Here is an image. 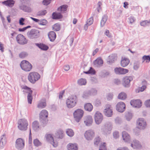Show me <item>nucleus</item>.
Returning <instances> with one entry per match:
<instances>
[{
	"label": "nucleus",
	"instance_id": "nucleus-46",
	"mask_svg": "<svg viewBox=\"0 0 150 150\" xmlns=\"http://www.w3.org/2000/svg\"><path fill=\"white\" fill-rule=\"evenodd\" d=\"M125 116L127 120L129 121L132 118V114L131 113L128 112L126 113Z\"/></svg>",
	"mask_w": 150,
	"mask_h": 150
},
{
	"label": "nucleus",
	"instance_id": "nucleus-9",
	"mask_svg": "<svg viewBox=\"0 0 150 150\" xmlns=\"http://www.w3.org/2000/svg\"><path fill=\"white\" fill-rule=\"evenodd\" d=\"M146 126V121L142 118H139L137 122V127L140 129H144Z\"/></svg>",
	"mask_w": 150,
	"mask_h": 150
},
{
	"label": "nucleus",
	"instance_id": "nucleus-28",
	"mask_svg": "<svg viewBox=\"0 0 150 150\" xmlns=\"http://www.w3.org/2000/svg\"><path fill=\"white\" fill-rule=\"evenodd\" d=\"M129 62V59L127 58H122L121 61V64L122 67H125L127 66Z\"/></svg>",
	"mask_w": 150,
	"mask_h": 150
},
{
	"label": "nucleus",
	"instance_id": "nucleus-15",
	"mask_svg": "<svg viewBox=\"0 0 150 150\" xmlns=\"http://www.w3.org/2000/svg\"><path fill=\"white\" fill-rule=\"evenodd\" d=\"M24 146V142L23 140L21 138L17 139L16 142V147L18 149L21 150Z\"/></svg>",
	"mask_w": 150,
	"mask_h": 150
},
{
	"label": "nucleus",
	"instance_id": "nucleus-31",
	"mask_svg": "<svg viewBox=\"0 0 150 150\" xmlns=\"http://www.w3.org/2000/svg\"><path fill=\"white\" fill-rule=\"evenodd\" d=\"M35 45L39 48L43 50H47L49 48V47L43 44L35 43Z\"/></svg>",
	"mask_w": 150,
	"mask_h": 150
},
{
	"label": "nucleus",
	"instance_id": "nucleus-53",
	"mask_svg": "<svg viewBox=\"0 0 150 150\" xmlns=\"http://www.w3.org/2000/svg\"><path fill=\"white\" fill-rule=\"evenodd\" d=\"M115 122L116 124H120L122 122V120L119 117H116L115 120Z\"/></svg>",
	"mask_w": 150,
	"mask_h": 150
},
{
	"label": "nucleus",
	"instance_id": "nucleus-47",
	"mask_svg": "<svg viewBox=\"0 0 150 150\" xmlns=\"http://www.w3.org/2000/svg\"><path fill=\"white\" fill-rule=\"evenodd\" d=\"M150 21H149L147 20L144 21L140 23V25L142 26H149V24H150Z\"/></svg>",
	"mask_w": 150,
	"mask_h": 150
},
{
	"label": "nucleus",
	"instance_id": "nucleus-52",
	"mask_svg": "<svg viewBox=\"0 0 150 150\" xmlns=\"http://www.w3.org/2000/svg\"><path fill=\"white\" fill-rule=\"evenodd\" d=\"M142 59L144 60H146V62L149 63L150 62V56L149 55H144L142 57Z\"/></svg>",
	"mask_w": 150,
	"mask_h": 150
},
{
	"label": "nucleus",
	"instance_id": "nucleus-27",
	"mask_svg": "<svg viewBox=\"0 0 150 150\" xmlns=\"http://www.w3.org/2000/svg\"><path fill=\"white\" fill-rule=\"evenodd\" d=\"M15 1L13 0H7L2 2V3L10 7H12L15 3Z\"/></svg>",
	"mask_w": 150,
	"mask_h": 150
},
{
	"label": "nucleus",
	"instance_id": "nucleus-12",
	"mask_svg": "<svg viewBox=\"0 0 150 150\" xmlns=\"http://www.w3.org/2000/svg\"><path fill=\"white\" fill-rule=\"evenodd\" d=\"M104 113L105 116L108 117H110L112 116L113 115V111L111 105H106V108L104 110Z\"/></svg>",
	"mask_w": 150,
	"mask_h": 150
},
{
	"label": "nucleus",
	"instance_id": "nucleus-40",
	"mask_svg": "<svg viewBox=\"0 0 150 150\" xmlns=\"http://www.w3.org/2000/svg\"><path fill=\"white\" fill-rule=\"evenodd\" d=\"M32 91H31L30 92H28V95L27 96L28 102L30 104H31L32 101L33 97L32 95Z\"/></svg>",
	"mask_w": 150,
	"mask_h": 150
},
{
	"label": "nucleus",
	"instance_id": "nucleus-19",
	"mask_svg": "<svg viewBox=\"0 0 150 150\" xmlns=\"http://www.w3.org/2000/svg\"><path fill=\"white\" fill-rule=\"evenodd\" d=\"M19 7L20 10L28 13H31L33 10L30 7L25 5V4H20L19 5Z\"/></svg>",
	"mask_w": 150,
	"mask_h": 150
},
{
	"label": "nucleus",
	"instance_id": "nucleus-61",
	"mask_svg": "<svg viewBox=\"0 0 150 150\" xmlns=\"http://www.w3.org/2000/svg\"><path fill=\"white\" fill-rule=\"evenodd\" d=\"M51 2V0H44L43 3L44 5L47 6Z\"/></svg>",
	"mask_w": 150,
	"mask_h": 150
},
{
	"label": "nucleus",
	"instance_id": "nucleus-1",
	"mask_svg": "<svg viewBox=\"0 0 150 150\" xmlns=\"http://www.w3.org/2000/svg\"><path fill=\"white\" fill-rule=\"evenodd\" d=\"M77 101V97L76 96L72 95L69 97L66 100L67 107L69 108H73L76 105Z\"/></svg>",
	"mask_w": 150,
	"mask_h": 150
},
{
	"label": "nucleus",
	"instance_id": "nucleus-35",
	"mask_svg": "<svg viewBox=\"0 0 150 150\" xmlns=\"http://www.w3.org/2000/svg\"><path fill=\"white\" fill-rule=\"evenodd\" d=\"M46 106V103L45 100L40 101L37 105V107L40 108H43Z\"/></svg>",
	"mask_w": 150,
	"mask_h": 150
},
{
	"label": "nucleus",
	"instance_id": "nucleus-59",
	"mask_svg": "<svg viewBox=\"0 0 150 150\" xmlns=\"http://www.w3.org/2000/svg\"><path fill=\"white\" fill-rule=\"evenodd\" d=\"M25 21V19L23 18H21L19 20V23L21 25H23L25 24V23H24V21Z\"/></svg>",
	"mask_w": 150,
	"mask_h": 150
},
{
	"label": "nucleus",
	"instance_id": "nucleus-33",
	"mask_svg": "<svg viewBox=\"0 0 150 150\" xmlns=\"http://www.w3.org/2000/svg\"><path fill=\"white\" fill-rule=\"evenodd\" d=\"M52 18L54 19H57L61 18L62 16L60 13L54 12L52 14Z\"/></svg>",
	"mask_w": 150,
	"mask_h": 150
},
{
	"label": "nucleus",
	"instance_id": "nucleus-51",
	"mask_svg": "<svg viewBox=\"0 0 150 150\" xmlns=\"http://www.w3.org/2000/svg\"><path fill=\"white\" fill-rule=\"evenodd\" d=\"M47 23V20L45 19H42L40 20L39 22V24L41 25H46Z\"/></svg>",
	"mask_w": 150,
	"mask_h": 150
},
{
	"label": "nucleus",
	"instance_id": "nucleus-55",
	"mask_svg": "<svg viewBox=\"0 0 150 150\" xmlns=\"http://www.w3.org/2000/svg\"><path fill=\"white\" fill-rule=\"evenodd\" d=\"M99 150H107L105 143H103L102 144L100 145Z\"/></svg>",
	"mask_w": 150,
	"mask_h": 150
},
{
	"label": "nucleus",
	"instance_id": "nucleus-25",
	"mask_svg": "<svg viewBox=\"0 0 150 150\" xmlns=\"http://www.w3.org/2000/svg\"><path fill=\"white\" fill-rule=\"evenodd\" d=\"M1 138L0 147L2 149L3 148V146L5 145L6 143V134H4L1 136Z\"/></svg>",
	"mask_w": 150,
	"mask_h": 150
},
{
	"label": "nucleus",
	"instance_id": "nucleus-11",
	"mask_svg": "<svg viewBox=\"0 0 150 150\" xmlns=\"http://www.w3.org/2000/svg\"><path fill=\"white\" fill-rule=\"evenodd\" d=\"M95 122L97 124L99 125L102 122L103 119V116L99 112H97L94 115Z\"/></svg>",
	"mask_w": 150,
	"mask_h": 150
},
{
	"label": "nucleus",
	"instance_id": "nucleus-21",
	"mask_svg": "<svg viewBox=\"0 0 150 150\" xmlns=\"http://www.w3.org/2000/svg\"><path fill=\"white\" fill-rule=\"evenodd\" d=\"M130 146L134 149H140L142 147L141 143L136 140H134L133 144H131Z\"/></svg>",
	"mask_w": 150,
	"mask_h": 150
},
{
	"label": "nucleus",
	"instance_id": "nucleus-14",
	"mask_svg": "<svg viewBox=\"0 0 150 150\" xmlns=\"http://www.w3.org/2000/svg\"><path fill=\"white\" fill-rule=\"evenodd\" d=\"M133 79L131 76H126L124 77L122 80V84L125 87H128L130 86V81Z\"/></svg>",
	"mask_w": 150,
	"mask_h": 150
},
{
	"label": "nucleus",
	"instance_id": "nucleus-60",
	"mask_svg": "<svg viewBox=\"0 0 150 150\" xmlns=\"http://www.w3.org/2000/svg\"><path fill=\"white\" fill-rule=\"evenodd\" d=\"M113 136L114 138L117 139L119 137V132L117 131H115L113 133Z\"/></svg>",
	"mask_w": 150,
	"mask_h": 150
},
{
	"label": "nucleus",
	"instance_id": "nucleus-26",
	"mask_svg": "<svg viewBox=\"0 0 150 150\" xmlns=\"http://www.w3.org/2000/svg\"><path fill=\"white\" fill-rule=\"evenodd\" d=\"M48 37L50 41L51 42H53L55 39L56 37V35L54 31H50L48 34Z\"/></svg>",
	"mask_w": 150,
	"mask_h": 150
},
{
	"label": "nucleus",
	"instance_id": "nucleus-49",
	"mask_svg": "<svg viewBox=\"0 0 150 150\" xmlns=\"http://www.w3.org/2000/svg\"><path fill=\"white\" fill-rule=\"evenodd\" d=\"M47 13V12L46 10H41L39 12H38L37 13V15L38 16H44L46 14V13Z\"/></svg>",
	"mask_w": 150,
	"mask_h": 150
},
{
	"label": "nucleus",
	"instance_id": "nucleus-5",
	"mask_svg": "<svg viewBox=\"0 0 150 150\" xmlns=\"http://www.w3.org/2000/svg\"><path fill=\"white\" fill-rule=\"evenodd\" d=\"M84 114L83 111L81 109H78L74 112L73 115L75 120L78 122L81 119Z\"/></svg>",
	"mask_w": 150,
	"mask_h": 150
},
{
	"label": "nucleus",
	"instance_id": "nucleus-34",
	"mask_svg": "<svg viewBox=\"0 0 150 150\" xmlns=\"http://www.w3.org/2000/svg\"><path fill=\"white\" fill-rule=\"evenodd\" d=\"M64 137V132L61 130H58L56 133V137L59 139H62Z\"/></svg>",
	"mask_w": 150,
	"mask_h": 150
},
{
	"label": "nucleus",
	"instance_id": "nucleus-29",
	"mask_svg": "<svg viewBox=\"0 0 150 150\" xmlns=\"http://www.w3.org/2000/svg\"><path fill=\"white\" fill-rule=\"evenodd\" d=\"M68 150H78V146L76 144L69 143L67 145Z\"/></svg>",
	"mask_w": 150,
	"mask_h": 150
},
{
	"label": "nucleus",
	"instance_id": "nucleus-4",
	"mask_svg": "<svg viewBox=\"0 0 150 150\" xmlns=\"http://www.w3.org/2000/svg\"><path fill=\"white\" fill-rule=\"evenodd\" d=\"M113 128L112 123L110 122L107 121L104 124L101 130L105 134H109Z\"/></svg>",
	"mask_w": 150,
	"mask_h": 150
},
{
	"label": "nucleus",
	"instance_id": "nucleus-42",
	"mask_svg": "<svg viewBox=\"0 0 150 150\" xmlns=\"http://www.w3.org/2000/svg\"><path fill=\"white\" fill-rule=\"evenodd\" d=\"M90 95L89 90H87L85 91L83 94L82 97L83 98H87Z\"/></svg>",
	"mask_w": 150,
	"mask_h": 150
},
{
	"label": "nucleus",
	"instance_id": "nucleus-16",
	"mask_svg": "<svg viewBox=\"0 0 150 150\" xmlns=\"http://www.w3.org/2000/svg\"><path fill=\"white\" fill-rule=\"evenodd\" d=\"M94 136V132L93 130H91L87 131L84 134V136L88 140H92Z\"/></svg>",
	"mask_w": 150,
	"mask_h": 150
},
{
	"label": "nucleus",
	"instance_id": "nucleus-13",
	"mask_svg": "<svg viewBox=\"0 0 150 150\" xmlns=\"http://www.w3.org/2000/svg\"><path fill=\"white\" fill-rule=\"evenodd\" d=\"M125 105L122 102L120 101L118 102L116 105V110L119 112H123L125 111Z\"/></svg>",
	"mask_w": 150,
	"mask_h": 150
},
{
	"label": "nucleus",
	"instance_id": "nucleus-30",
	"mask_svg": "<svg viewBox=\"0 0 150 150\" xmlns=\"http://www.w3.org/2000/svg\"><path fill=\"white\" fill-rule=\"evenodd\" d=\"M93 64L96 67H99L103 64V62L101 59L98 58L94 61Z\"/></svg>",
	"mask_w": 150,
	"mask_h": 150
},
{
	"label": "nucleus",
	"instance_id": "nucleus-36",
	"mask_svg": "<svg viewBox=\"0 0 150 150\" xmlns=\"http://www.w3.org/2000/svg\"><path fill=\"white\" fill-rule=\"evenodd\" d=\"M32 127L34 130H38L39 127V125L38 122L36 121H34L33 123Z\"/></svg>",
	"mask_w": 150,
	"mask_h": 150
},
{
	"label": "nucleus",
	"instance_id": "nucleus-3",
	"mask_svg": "<svg viewBox=\"0 0 150 150\" xmlns=\"http://www.w3.org/2000/svg\"><path fill=\"white\" fill-rule=\"evenodd\" d=\"M40 76L37 72H30L28 76L29 81L32 83H34L40 78Z\"/></svg>",
	"mask_w": 150,
	"mask_h": 150
},
{
	"label": "nucleus",
	"instance_id": "nucleus-43",
	"mask_svg": "<svg viewBox=\"0 0 150 150\" xmlns=\"http://www.w3.org/2000/svg\"><path fill=\"white\" fill-rule=\"evenodd\" d=\"M68 6L67 5H63L60 6V8H57V10L59 11L60 10L61 12L62 13H64L67 10V8Z\"/></svg>",
	"mask_w": 150,
	"mask_h": 150
},
{
	"label": "nucleus",
	"instance_id": "nucleus-37",
	"mask_svg": "<svg viewBox=\"0 0 150 150\" xmlns=\"http://www.w3.org/2000/svg\"><path fill=\"white\" fill-rule=\"evenodd\" d=\"M127 97L126 94L124 92H121L118 95V98L122 100H125Z\"/></svg>",
	"mask_w": 150,
	"mask_h": 150
},
{
	"label": "nucleus",
	"instance_id": "nucleus-17",
	"mask_svg": "<svg viewBox=\"0 0 150 150\" xmlns=\"http://www.w3.org/2000/svg\"><path fill=\"white\" fill-rule=\"evenodd\" d=\"M115 74H124L128 72V70L121 67H116L114 69Z\"/></svg>",
	"mask_w": 150,
	"mask_h": 150
},
{
	"label": "nucleus",
	"instance_id": "nucleus-58",
	"mask_svg": "<svg viewBox=\"0 0 150 150\" xmlns=\"http://www.w3.org/2000/svg\"><path fill=\"white\" fill-rule=\"evenodd\" d=\"M139 62H136L134 64L133 68L134 69L137 70L139 67Z\"/></svg>",
	"mask_w": 150,
	"mask_h": 150
},
{
	"label": "nucleus",
	"instance_id": "nucleus-23",
	"mask_svg": "<svg viewBox=\"0 0 150 150\" xmlns=\"http://www.w3.org/2000/svg\"><path fill=\"white\" fill-rule=\"evenodd\" d=\"M108 57L107 62L110 64H112L116 61L117 59V54H111Z\"/></svg>",
	"mask_w": 150,
	"mask_h": 150
},
{
	"label": "nucleus",
	"instance_id": "nucleus-57",
	"mask_svg": "<svg viewBox=\"0 0 150 150\" xmlns=\"http://www.w3.org/2000/svg\"><path fill=\"white\" fill-rule=\"evenodd\" d=\"M93 17H92L88 20L87 24L88 26H89L91 25L93 23Z\"/></svg>",
	"mask_w": 150,
	"mask_h": 150
},
{
	"label": "nucleus",
	"instance_id": "nucleus-41",
	"mask_svg": "<svg viewBox=\"0 0 150 150\" xmlns=\"http://www.w3.org/2000/svg\"><path fill=\"white\" fill-rule=\"evenodd\" d=\"M91 96H94L97 94L98 91L95 88H92L89 90Z\"/></svg>",
	"mask_w": 150,
	"mask_h": 150
},
{
	"label": "nucleus",
	"instance_id": "nucleus-22",
	"mask_svg": "<svg viewBox=\"0 0 150 150\" xmlns=\"http://www.w3.org/2000/svg\"><path fill=\"white\" fill-rule=\"evenodd\" d=\"M93 121V119L91 116H86L84 117V122L86 126H90L91 125Z\"/></svg>",
	"mask_w": 150,
	"mask_h": 150
},
{
	"label": "nucleus",
	"instance_id": "nucleus-7",
	"mask_svg": "<svg viewBox=\"0 0 150 150\" xmlns=\"http://www.w3.org/2000/svg\"><path fill=\"white\" fill-rule=\"evenodd\" d=\"M27 35L28 38L30 39L36 38L40 36V31L38 30L32 29L28 32Z\"/></svg>",
	"mask_w": 150,
	"mask_h": 150
},
{
	"label": "nucleus",
	"instance_id": "nucleus-24",
	"mask_svg": "<svg viewBox=\"0 0 150 150\" xmlns=\"http://www.w3.org/2000/svg\"><path fill=\"white\" fill-rule=\"evenodd\" d=\"M122 137L125 142L129 143L131 142L130 136L126 132L124 131L122 132Z\"/></svg>",
	"mask_w": 150,
	"mask_h": 150
},
{
	"label": "nucleus",
	"instance_id": "nucleus-64",
	"mask_svg": "<svg viewBox=\"0 0 150 150\" xmlns=\"http://www.w3.org/2000/svg\"><path fill=\"white\" fill-rule=\"evenodd\" d=\"M109 74V72L106 71H104L103 72V77L106 76Z\"/></svg>",
	"mask_w": 150,
	"mask_h": 150
},
{
	"label": "nucleus",
	"instance_id": "nucleus-44",
	"mask_svg": "<svg viewBox=\"0 0 150 150\" xmlns=\"http://www.w3.org/2000/svg\"><path fill=\"white\" fill-rule=\"evenodd\" d=\"M66 133L69 137H72L74 134V132L71 129H68L66 131Z\"/></svg>",
	"mask_w": 150,
	"mask_h": 150
},
{
	"label": "nucleus",
	"instance_id": "nucleus-32",
	"mask_svg": "<svg viewBox=\"0 0 150 150\" xmlns=\"http://www.w3.org/2000/svg\"><path fill=\"white\" fill-rule=\"evenodd\" d=\"M84 108L86 110L91 112L93 109V106L91 103H87L84 105Z\"/></svg>",
	"mask_w": 150,
	"mask_h": 150
},
{
	"label": "nucleus",
	"instance_id": "nucleus-48",
	"mask_svg": "<svg viewBox=\"0 0 150 150\" xmlns=\"http://www.w3.org/2000/svg\"><path fill=\"white\" fill-rule=\"evenodd\" d=\"M52 28L54 31H58L60 30V25L57 23L55 24L53 26Z\"/></svg>",
	"mask_w": 150,
	"mask_h": 150
},
{
	"label": "nucleus",
	"instance_id": "nucleus-8",
	"mask_svg": "<svg viewBox=\"0 0 150 150\" xmlns=\"http://www.w3.org/2000/svg\"><path fill=\"white\" fill-rule=\"evenodd\" d=\"M18 128L20 130L25 131L27 129L28 124L25 119H21L18 121Z\"/></svg>",
	"mask_w": 150,
	"mask_h": 150
},
{
	"label": "nucleus",
	"instance_id": "nucleus-10",
	"mask_svg": "<svg viewBox=\"0 0 150 150\" xmlns=\"http://www.w3.org/2000/svg\"><path fill=\"white\" fill-rule=\"evenodd\" d=\"M16 40L18 43L21 45H25L28 42V40L21 34L18 35L16 37Z\"/></svg>",
	"mask_w": 150,
	"mask_h": 150
},
{
	"label": "nucleus",
	"instance_id": "nucleus-18",
	"mask_svg": "<svg viewBox=\"0 0 150 150\" xmlns=\"http://www.w3.org/2000/svg\"><path fill=\"white\" fill-rule=\"evenodd\" d=\"M130 103L134 107L139 108L142 106V103L140 100L137 99L131 100Z\"/></svg>",
	"mask_w": 150,
	"mask_h": 150
},
{
	"label": "nucleus",
	"instance_id": "nucleus-45",
	"mask_svg": "<svg viewBox=\"0 0 150 150\" xmlns=\"http://www.w3.org/2000/svg\"><path fill=\"white\" fill-rule=\"evenodd\" d=\"M28 55V53L25 52H22L20 53L19 55V57L21 58H24L27 57Z\"/></svg>",
	"mask_w": 150,
	"mask_h": 150
},
{
	"label": "nucleus",
	"instance_id": "nucleus-62",
	"mask_svg": "<svg viewBox=\"0 0 150 150\" xmlns=\"http://www.w3.org/2000/svg\"><path fill=\"white\" fill-rule=\"evenodd\" d=\"M32 142V136H31V130L30 129V132L29 135V140H28V143L29 144H31Z\"/></svg>",
	"mask_w": 150,
	"mask_h": 150
},
{
	"label": "nucleus",
	"instance_id": "nucleus-63",
	"mask_svg": "<svg viewBox=\"0 0 150 150\" xmlns=\"http://www.w3.org/2000/svg\"><path fill=\"white\" fill-rule=\"evenodd\" d=\"M145 104L147 107H150V100H146L145 102Z\"/></svg>",
	"mask_w": 150,
	"mask_h": 150
},
{
	"label": "nucleus",
	"instance_id": "nucleus-56",
	"mask_svg": "<svg viewBox=\"0 0 150 150\" xmlns=\"http://www.w3.org/2000/svg\"><path fill=\"white\" fill-rule=\"evenodd\" d=\"M113 94L111 93H108L107 95V99L109 100H112L113 98Z\"/></svg>",
	"mask_w": 150,
	"mask_h": 150
},
{
	"label": "nucleus",
	"instance_id": "nucleus-39",
	"mask_svg": "<svg viewBox=\"0 0 150 150\" xmlns=\"http://www.w3.org/2000/svg\"><path fill=\"white\" fill-rule=\"evenodd\" d=\"M77 83L80 86L84 85L86 83V81L85 79L81 78L78 80Z\"/></svg>",
	"mask_w": 150,
	"mask_h": 150
},
{
	"label": "nucleus",
	"instance_id": "nucleus-6",
	"mask_svg": "<svg viewBox=\"0 0 150 150\" xmlns=\"http://www.w3.org/2000/svg\"><path fill=\"white\" fill-rule=\"evenodd\" d=\"M20 67L23 70L26 71H29L32 69V65L28 62L25 60L21 61Z\"/></svg>",
	"mask_w": 150,
	"mask_h": 150
},
{
	"label": "nucleus",
	"instance_id": "nucleus-2",
	"mask_svg": "<svg viewBox=\"0 0 150 150\" xmlns=\"http://www.w3.org/2000/svg\"><path fill=\"white\" fill-rule=\"evenodd\" d=\"M48 112L45 110H42L40 114V122L44 126L46 125L48 122Z\"/></svg>",
	"mask_w": 150,
	"mask_h": 150
},
{
	"label": "nucleus",
	"instance_id": "nucleus-38",
	"mask_svg": "<svg viewBox=\"0 0 150 150\" xmlns=\"http://www.w3.org/2000/svg\"><path fill=\"white\" fill-rule=\"evenodd\" d=\"M108 18V16L106 15H104L102 18L100 22V25L103 27L105 24Z\"/></svg>",
	"mask_w": 150,
	"mask_h": 150
},
{
	"label": "nucleus",
	"instance_id": "nucleus-54",
	"mask_svg": "<svg viewBox=\"0 0 150 150\" xmlns=\"http://www.w3.org/2000/svg\"><path fill=\"white\" fill-rule=\"evenodd\" d=\"M100 142V138L99 137H96L94 139V144L98 145Z\"/></svg>",
	"mask_w": 150,
	"mask_h": 150
},
{
	"label": "nucleus",
	"instance_id": "nucleus-50",
	"mask_svg": "<svg viewBox=\"0 0 150 150\" xmlns=\"http://www.w3.org/2000/svg\"><path fill=\"white\" fill-rule=\"evenodd\" d=\"M33 143L35 146H38L41 145V143L37 139H35L34 140Z\"/></svg>",
	"mask_w": 150,
	"mask_h": 150
},
{
	"label": "nucleus",
	"instance_id": "nucleus-20",
	"mask_svg": "<svg viewBox=\"0 0 150 150\" xmlns=\"http://www.w3.org/2000/svg\"><path fill=\"white\" fill-rule=\"evenodd\" d=\"M46 139L54 147H56L57 146V142L54 141L53 137L51 134H48L47 135Z\"/></svg>",
	"mask_w": 150,
	"mask_h": 150
}]
</instances>
